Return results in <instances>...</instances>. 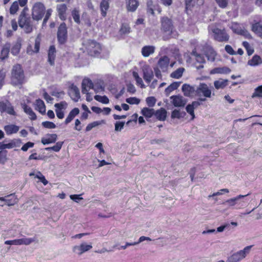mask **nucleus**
<instances>
[{"label": "nucleus", "instance_id": "f257e3e1", "mask_svg": "<svg viewBox=\"0 0 262 262\" xmlns=\"http://www.w3.org/2000/svg\"><path fill=\"white\" fill-rule=\"evenodd\" d=\"M25 82L24 71L20 64L13 66L11 72V83L15 85L22 84Z\"/></svg>", "mask_w": 262, "mask_h": 262}, {"label": "nucleus", "instance_id": "f03ea898", "mask_svg": "<svg viewBox=\"0 0 262 262\" xmlns=\"http://www.w3.org/2000/svg\"><path fill=\"white\" fill-rule=\"evenodd\" d=\"M28 9L25 8L19 16L18 24L20 28H23L26 33H30L33 30V25L31 18L28 16L26 13V10Z\"/></svg>", "mask_w": 262, "mask_h": 262}, {"label": "nucleus", "instance_id": "7ed1b4c3", "mask_svg": "<svg viewBox=\"0 0 262 262\" xmlns=\"http://www.w3.org/2000/svg\"><path fill=\"white\" fill-rule=\"evenodd\" d=\"M212 95L211 88L205 83H201L196 87V96L200 97L199 100L205 101L206 98H210Z\"/></svg>", "mask_w": 262, "mask_h": 262}, {"label": "nucleus", "instance_id": "20e7f679", "mask_svg": "<svg viewBox=\"0 0 262 262\" xmlns=\"http://www.w3.org/2000/svg\"><path fill=\"white\" fill-rule=\"evenodd\" d=\"M252 247L253 245L248 246L244 249L234 253L228 257V262H238L242 260L250 253Z\"/></svg>", "mask_w": 262, "mask_h": 262}, {"label": "nucleus", "instance_id": "39448f33", "mask_svg": "<svg viewBox=\"0 0 262 262\" xmlns=\"http://www.w3.org/2000/svg\"><path fill=\"white\" fill-rule=\"evenodd\" d=\"M45 13V7L40 2L34 4L32 9V16L33 20L38 21L42 19Z\"/></svg>", "mask_w": 262, "mask_h": 262}, {"label": "nucleus", "instance_id": "423d86ee", "mask_svg": "<svg viewBox=\"0 0 262 262\" xmlns=\"http://www.w3.org/2000/svg\"><path fill=\"white\" fill-rule=\"evenodd\" d=\"M86 48L91 56H98L101 51V45L96 41L93 40H89L86 42Z\"/></svg>", "mask_w": 262, "mask_h": 262}, {"label": "nucleus", "instance_id": "0eeeda50", "mask_svg": "<svg viewBox=\"0 0 262 262\" xmlns=\"http://www.w3.org/2000/svg\"><path fill=\"white\" fill-rule=\"evenodd\" d=\"M213 33V38L219 42H227L229 40V35L227 33L226 30L215 28L212 29Z\"/></svg>", "mask_w": 262, "mask_h": 262}, {"label": "nucleus", "instance_id": "6e6552de", "mask_svg": "<svg viewBox=\"0 0 262 262\" xmlns=\"http://www.w3.org/2000/svg\"><path fill=\"white\" fill-rule=\"evenodd\" d=\"M57 39L60 44H64L66 42L68 38V31L66 24L64 23H61L58 29Z\"/></svg>", "mask_w": 262, "mask_h": 262}, {"label": "nucleus", "instance_id": "1a4fd4ad", "mask_svg": "<svg viewBox=\"0 0 262 262\" xmlns=\"http://www.w3.org/2000/svg\"><path fill=\"white\" fill-rule=\"evenodd\" d=\"M161 30L165 32L170 34L172 32L173 26L171 19L167 16L161 18Z\"/></svg>", "mask_w": 262, "mask_h": 262}, {"label": "nucleus", "instance_id": "9d476101", "mask_svg": "<svg viewBox=\"0 0 262 262\" xmlns=\"http://www.w3.org/2000/svg\"><path fill=\"white\" fill-rule=\"evenodd\" d=\"M170 98L175 107H184L187 103V100L180 95L171 96Z\"/></svg>", "mask_w": 262, "mask_h": 262}, {"label": "nucleus", "instance_id": "9b49d317", "mask_svg": "<svg viewBox=\"0 0 262 262\" xmlns=\"http://www.w3.org/2000/svg\"><path fill=\"white\" fill-rule=\"evenodd\" d=\"M0 111L3 113L6 112L8 114L15 116L16 113L14 111L13 106L9 103L0 102Z\"/></svg>", "mask_w": 262, "mask_h": 262}, {"label": "nucleus", "instance_id": "f8f14e48", "mask_svg": "<svg viewBox=\"0 0 262 262\" xmlns=\"http://www.w3.org/2000/svg\"><path fill=\"white\" fill-rule=\"evenodd\" d=\"M182 90L185 96L192 97L194 95H196V88L191 86L189 84H183L182 88Z\"/></svg>", "mask_w": 262, "mask_h": 262}, {"label": "nucleus", "instance_id": "ddd939ff", "mask_svg": "<svg viewBox=\"0 0 262 262\" xmlns=\"http://www.w3.org/2000/svg\"><path fill=\"white\" fill-rule=\"evenodd\" d=\"M0 201H4L8 206H12L15 204L18 201L14 193L10 194L4 197H0Z\"/></svg>", "mask_w": 262, "mask_h": 262}, {"label": "nucleus", "instance_id": "4468645a", "mask_svg": "<svg viewBox=\"0 0 262 262\" xmlns=\"http://www.w3.org/2000/svg\"><path fill=\"white\" fill-rule=\"evenodd\" d=\"M143 79L147 83H149L154 77V72L148 66L143 69Z\"/></svg>", "mask_w": 262, "mask_h": 262}, {"label": "nucleus", "instance_id": "2eb2a0df", "mask_svg": "<svg viewBox=\"0 0 262 262\" xmlns=\"http://www.w3.org/2000/svg\"><path fill=\"white\" fill-rule=\"evenodd\" d=\"M92 248V246L88 245L84 243L81 244L80 246H76L74 247L73 250L75 252L79 255H81L84 252H85Z\"/></svg>", "mask_w": 262, "mask_h": 262}, {"label": "nucleus", "instance_id": "dca6fc26", "mask_svg": "<svg viewBox=\"0 0 262 262\" xmlns=\"http://www.w3.org/2000/svg\"><path fill=\"white\" fill-rule=\"evenodd\" d=\"M126 9L128 11L135 12L139 5L138 0H125Z\"/></svg>", "mask_w": 262, "mask_h": 262}, {"label": "nucleus", "instance_id": "f3484780", "mask_svg": "<svg viewBox=\"0 0 262 262\" xmlns=\"http://www.w3.org/2000/svg\"><path fill=\"white\" fill-rule=\"evenodd\" d=\"M93 86L91 80L89 78H84L82 82V93H87L90 89H93Z\"/></svg>", "mask_w": 262, "mask_h": 262}, {"label": "nucleus", "instance_id": "a211bd4d", "mask_svg": "<svg viewBox=\"0 0 262 262\" xmlns=\"http://www.w3.org/2000/svg\"><path fill=\"white\" fill-rule=\"evenodd\" d=\"M57 139V135L55 134H47L45 138L41 139V143L44 144H49L50 143H55Z\"/></svg>", "mask_w": 262, "mask_h": 262}, {"label": "nucleus", "instance_id": "6ab92c4d", "mask_svg": "<svg viewBox=\"0 0 262 262\" xmlns=\"http://www.w3.org/2000/svg\"><path fill=\"white\" fill-rule=\"evenodd\" d=\"M21 48V39L20 38H18L16 41L13 43L11 48V53L14 56L17 55L19 53Z\"/></svg>", "mask_w": 262, "mask_h": 262}, {"label": "nucleus", "instance_id": "aec40b11", "mask_svg": "<svg viewBox=\"0 0 262 262\" xmlns=\"http://www.w3.org/2000/svg\"><path fill=\"white\" fill-rule=\"evenodd\" d=\"M169 63V59L167 56H164L160 58L158 61V66L163 71L166 70Z\"/></svg>", "mask_w": 262, "mask_h": 262}, {"label": "nucleus", "instance_id": "412c9836", "mask_svg": "<svg viewBox=\"0 0 262 262\" xmlns=\"http://www.w3.org/2000/svg\"><path fill=\"white\" fill-rule=\"evenodd\" d=\"M10 47L11 44L9 42H7L4 45L1 50L0 55V58L2 60H4L8 58Z\"/></svg>", "mask_w": 262, "mask_h": 262}, {"label": "nucleus", "instance_id": "4be33fe9", "mask_svg": "<svg viewBox=\"0 0 262 262\" xmlns=\"http://www.w3.org/2000/svg\"><path fill=\"white\" fill-rule=\"evenodd\" d=\"M67 7L66 4H59L57 6V10L59 18L61 20H65L66 18V12Z\"/></svg>", "mask_w": 262, "mask_h": 262}, {"label": "nucleus", "instance_id": "5701e85b", "mask_svg": "<svg viewBox=\"0 0 262 262\" xmlns=\"http://www.w3.org/2000/svg\"><path fill=\"white\" fill-rule=\"evenodd\" d=\"M110 0H102L100 4V8L101 10V14L103 17L106 15L107 11L110 7Z\"/></svg>", "mask_w": 262, "mask_h": 262}, {"label": "nucleus", "instance_id": "b1692460", "mask_svg": "<svg viewBox=\"0 0 262 262\" xmlns=\"http://www.w3.org/2000/svg\"><path fill=\"white\" fill-rule=\"evenodd\" d=\"M56 49L54 46H50L48 51V61L51 66L54 64L55 58Z\"/></svg>", "mask_w": 262, "mask_h": 262}, {"label": "nucleus", "instance_id": "393cba45", "mask_svg": "<svg viewBox=\"0 0 262 262\" xmlns=\"http://www.w3.org/2000/svg\"><path fill=\"white\" fill-rule=\"evenodd\" d=\"M248 65L252 67H256L262 63L261 57L257 55H254L251 59L248 60Z\"/></svg>", "mask_w": 262, "mask_h": 262}, {"label": "nucleus", "instance_id": "a878e982", "mask_svg": "<svg viewBox=\"0 0 262 262\" xmlns=\"http://www.w3.org/2000/svg\"><path fill=\"white\" fill-rule=\"evenodd\" d=\"M19 128L18 126L14 124H10L4 126V130L8 135L17 133Z\"/></svg>", "mask_w": 262, "mask_h": 262}, {"label": "nucleus", "instance_id": "bb28decb", "mask_svg": "<svg viewBox=\"0 0 262 262\" xmlns=\"http://www.w3.org/2000/svg\"><path fill=\"white\" fill-rule=\"evenodd\" d=\"M70 94L71 97H74L73 100L77 101L80 98V92L78 88L75 85L72 84L70 88Z\"/></svg>", "mask_w": 262, "mask_h": 262}, {"label": "nucleus", "instance_id": "cd10ccee", "mask_svg": "<svg viewBox=\"0 0 262 262\" xmlns=\"http://www.w3.org/2000/svg\"><path fill=\"white\" fill-rule=\"evenodd\" d=\"M167 115L166 111L163 108H161L160 109L155 111L154 115L156 118L159 120L164 121L166 119Z\"/></svg>", "mask_w": 262, "mask_h": 262}, {"label": "nucleus", "instance_id": "c85d7f7f", "mask_svg": "<svg viewBox=\"0 0 262 262\" xmlns=\"http://www.w3.org/2000/svg\"><path fill=\"white\" fill-rule=\"evenodd\" d=\"M250 193H248L246 195H238L236 196L235 198L229 199L227 201H226L225 202L223 203L224 204H228L229 206H234L236 203L237 201H238L239 199L242 198H244L248 195H249Z\"/></svg>", "mask_w": 262, "mask_h": 262}, {"label": "nucleus", "instance_id": "c756f323", "mask_svg": "<svg viewBox=\"0 0 262 262\" xmlns=\"http://www.w3.org/2000/svg\"><path fill=\"white\" fill-rule=\"evenodd\" d=\"M79 113V110L78 108L75 107L73 108L72 111L69 113L68 117H67L65 120V124H68L74 118V117L77 116Z\"/></svg>", "mask_w": 262, "mask_h": 262}, {"label": "nucleus", "instance_id": "7c9ffc66", "mask_svg": "<svg viewBox=\"0 0 262 262\" xmlns=\"http://www.w3.org/2000/svg\"><path fill=\"white\" fill-rule=\"evenodd\" d=\"M252 31L258 37L262 38V25L255 23L252 25Z\"/></svg>", "mask_w": 262, "mask_h": 262}, {"label": "nucleus", "instance_id": "2f4dec72", "mask_svg": "<svg viewBox=\"0 0 262 262\" xmlns=\"http://www.w3.org/2000/svg\"><path fill=\"white\" fill-rule=\"evenodd\" d=\"M155 47L152 46H144L142 49V54L144 57H148L155 52Z\"/></svg>", "mask_w": 262, "mask_h": 262}, {"label": "nucleus", "instance_id": "473e14b6", "mask_svg": "<svg viewBox=\"0 0 262 262\" xmlns=\"http://www.w3.org/2000/svg\"><path fill=\"white\" fill-rule=\"evenodd\" d=\"M36 110H38L41 114H43L46 112V106L44 102L40 99H37L35 101Z\"/></svg>", "mask_w": 262, "mask_h": 262}, {"label": "nucleus", "instance_id": "72a5a7b5", "mask_svg": "<svg viewBox=\"0 0 262 262\" xmlns=\"http://www.w3.org/2000/svg\"><path fill=\"white\" fill-rule=\"evenodd\" d=\"M141 114L146 118H150L155 114V110L152 108L143 107L141 111Z\"/></svg>", "mask_w": 262, "mask_h": 262}, {"label": "nucleus", "instance_id": "f704fd0d", "mask_svg": "<svg viewBox=\"0 0 262 262\" xmlns=\"http://www.w3.org/2000/svg\"><path fill=\"white\" fill-rule=\"evenodd\" d=\"M228 80L220 79L214 82V85L216 89H223L228 85Z\"/></svg>", "mask_w": 262, "mask_h": 262}, {"label": "nucleus", "instance_id": "c9c22d12", "mask_svg": "<svg viewBox=\"0 0 262 262\" xmlns=\"http://www.w3.org/2000/svg\"><path fill=\"white\" fill-rule=\"evenodd\" d=\"M231 70L226 67L215 68L211 70V74H228Z\"/></svg>", "mask_w": 262, "mask_h": 262}, {"label": "nucleus", "instance_id": "e433bc0d", "mask_svg": "<svg viewBox=\"0 0 262 262\" xmlns=\"http://www.w3.org/2000/svg\"><path fill=\"white\" fill-rule=\"evenodd\" d=\"M21 143V141L19 139H13L11 142L7 144H5L4 146L5 148L11 149L15 147L19 146Z\"/></svg>", "mask_w": 262, "mask_h": 262}, {"label": "nucleus", "instance_id": "4c0bfd02", "mask_svg": "<svg viewBox=\"0 0 262 262\" xmlns=\"http://www.w3.org/2000/svg\"><path fill=\"white\" fill-rule=\"evenodd\" d=\"M23 108L24 112L30 116V119L31 120H35L36 119V116L35 114L34 113L30 107L28 106L25 104H23Z\"/></svg>", "mask_w": 262, "mask_h": 262}, {"label": "nucleus", "instance_id": "58836bf2", "mask_svg": "<svg viewBox=\"0 0 262 262\" xmlns=\"http://www.w3.org/2000/svg\"><path fill=\"white\" fill-rule=\"evenodd\" d=\"M186 114V113L184 111L181 112L179 110L175 109L172 112L171 117L172 119H181L184 118Z\"/></svg>", "mask_w": 262, "mask_h": 262}, {"label": "nucleus", "instance_id": "ea45409f", "mask_svg": "<svg viewBox=\"0 0 262 262\" xmlns=\"http://www.w3.org/2000/svg\"><path fill=\"white\" fill-rule=\"evenodd\" d=\"M181 84V82H174L170 84L165 90L167 95H169L172 91L177 89Z\"/></svg>", "mask_w": 262, "mask_h": 262}, {"label": "nucleus", "instance_id": "a19ab883", "mask_svg": "<svg viewBox=\"0 0 262 262\" xmlns=\"http://www.w3.org/2000/svg\"><path fill=\"white\" fill-rule=\"evenodd\" d=\"M147 13L148 14H151L152 15H154L155 12L154 11L156 9V5H154L153 4V2L152 0H148L147 2Z\"/></svg>", "mask_w": 262, "mask_h": 262}, {"label": "nucleus", "instance_id": "79ce46f5", "mask_svg": "<svg viewBox=\"0 0 262 262\" xmlns=\"http://www.w3.org/2000/svg\"><path fill=\"white\" fill-rule=\"evenodd\" d=\"M19 245H29L31 244L32 243L34 242H37V238L34 236L33 238H27L24 237L22 238L19 239Z\"/></svg>", "mask_w": 262, "mask_h": 262}, {"label": "nucleus", "instance_id": "37998d69", "mask_svg": "<svg viewBox=\"0 0 262 262\" xmlns=\"http://www.w3.org/2000/svg\"><path fill=\"white\" fill-rule=\"evenodd\" d=\"M184 71L185 69L184 68H180L171 73L170 74V77L173 78L179 79L182 76Z\"/></svg>", "mask_w": 262, "mask_h": 262}, {"label": "nucleus", "instance_id": "c03bdc74", "mask_svg": "<svg viewBox=\"0 0 262 262\" xmlns=\"http://www.w3.org/2000/svg\"><path fill=\"white\" fill-rule=\"evenodd\" d=\"M105 121L104 120H101V121H94L92 123H89L87 126L86 127L85 130L86 132H89L93 128L96 127L99 125H101L102 124H104Z\"/></svg>", "mask_w": 262, "mask_h": 262}, {"label": "nucleus", "instance_id": "a18cd8bd", "mask_svg": "<svg viewBox=\"0 0 262 262\" xmlns=\"http://www.w3.org/2000/svg\"><path fill=\"white\" fill-rule=\"evenodd\" d=\"M216 53L212 48H209L208 51L206 52V56L208 60L213 61L215 59Z\"/></svg>", "mask_w": 262, "mask_h": 262}, {"label": "nucleus", "instance_id": "49530a36", "mask_svg": "<svg viewBox=\"0 0 262 262\" xmlns=\"http://www.w3.org/2000/svg\"><path fill=\"white\" fill-rule=\"evenodd\" d=\"M63 144V142H58L52 147H46L45 150L47 151L53 150L55 152H58L61 149Z\"/></svg>", "mask_w": 262, "mask_h": 262}, {"label": "nucleus", "instance_id": "de8ad7c7", "mask_svg": "<svg viewBox=\"0 0 262 262\" xmlns=\"http://www.w3.org/2000/svg\"><path fill=\"white\" fill-rule=\"evenodd\" d=\"M191 54L195 57L196 61L200 63H204L205 62V60L203 55L198 54L195 49L193 50L191 53Z\"/></svg>", "mask_w": 262, "mask_h": 262}, {"label": "nucleus", "instance_id": "09e8293b", "mask_svg": "<svg viewBox=\"0 0 262 262\" xmlns=\"http://www.w3.org/2000/svg\"><path fill=\"white\" fill-rule=\"evenodd\" d=\"M72 15L73 17V19L74 20L75 22L77 24H79L80 23V14L78 10L76 9H74L72 11Z\"/></svg>", "mask_w": 262, "mask_h": 262}, {"label": "nucleus", "instance_id": "8fccbe9b", "mask_svg": "<svg viewBox=\"0 0 262 262\" xmlns=\"http://www.w3.org/2000/svg\"><path fill=\"white\" fill-rule=\"evenodd\" d=\"M119 31L121 35L127 34L130 32V28L127 24H123Z\"/></svg>", "mask_w": 262, "mask_h": 262}, {"label": "nucleus", "instance_id": "3c124183", "mask_svg": "<svg viewBox=\"0 0 262 262\" xmlns=\"http://www.w3.org/2000/svg\"><path fill=\"white\" fill-rule=\"evenodd\" d=\"M7 150H0V163L4 164L7 161Z\"/></svg>", "mask_w": 262, "mask_h": 262}, {"label": "nucleus", "instance_id": "603ef678", "mask_svg": "<svg viewBox=\"0 0 262 262\" xmlns=\"http://www.w3.org/2000/svg\"><path fill=\"white\" fill-rule=\"evenodd\" d=\"M40 42L41 37L39 35H38L35 40L34 50L32 51L33 53H38L39 52Z\"/></svg>", "mask_w": 262, "mask_h": 262}, {"label": "nucleus", "instance_id": "864d4df0", "mask_svg": "<svg viewBox=\"0 0 262 262\" xmlns=\"http://www.w3.org/2000/svg\"><path fill=\"white\" fill-rule=\"evenodd\" d=\"M156 102V99L153 96L148 97L146 99V104L149 107H154L155 105Z\"/></svg>", "mask_w": 262, "mask_h": 262}, {"label": "nucleus", "instance_id": "5fc2aeb1", "mask_svg": "<svg viewBox=\"0 0 262 262\" xmlns=\"http://www.w3.org/2000/svg\"><path fill=\"white\" fill-rule=\"evenodd\" d=\"M96 100L100 102L103 104H107L109 103V99L106 96L96 95L94 97Z\"/></svg>", "mask_w": 262, "mask_h": 262}, {"label": "nucleus", "instance_id": "6e6d98bb", "mask_svg": "<svg viewBox=\"0 0 262 262\" xmlns=\"http://www.w3.org/2000/svg\"><path fill=\"white\" fill-rule=\"evenodd\" d=\"M262 97V85L257 87L252 95V98Z\"/></svg>", "mask_w": 262, "mask_h": 262}, {"label": "nucleus", "instance_id": "4d7b16f0", "mask_svg": "<svg viewBox=\"0 0 262 262\" xmlns=\"http://www.w3.org/2000/svg\"><path fill=\"white\" fill-rule=\"evenodd\" d=\"M126 102L130 104H138L140 100L136 97H130L126 99Z\"/></svg>", "mask_w": 262, "mask_h": 262}, {"label": "nucleus", "instance_id": "13d9d810", "mask_svg": "<svg viewBox=\"0 0 262 262\" xmlns=\"http://www.w3.org/2000/svg\"><path fill=\"white\" fill-rule=\"evenodd\" d=\"M41 125L43 127L47 128L53 129L56 127V125L53 122L50 121L42 122Z\"/></svg>", "mask_w": 262, "mask_h": 262}, {"label": "nucleus", "instance_id": "bf43d9fd", "mask_svg": "<svg viewBox=\"0 0 262 262\" xmlns=\"http://www.w3.org/2000/svg\"><path fill=\"white\" fill-rule=\"evenodd\" d=\"M18 9V4L17 2H14L10 7V13L11 14H14Z\"/></svg>", "mask_w": 262, "mask_h": 262}, {"label": "nucleus", "instance_id": "052dcab7", "mask_svg": "<svg viewBox=\"0 0 262 262\" xmlns=\"http://www.w3.org/2000/svg\"><path fill=\"white\" fill-rule=\"evenodd\" d=\"M124 124V122L117 121L115 124V130L120 132L123 129Z\"/></svg>", "mask_w": 262, "mask_h": 262}, {"label": "nucleus", "instance_id": "680f3d73", "mask_svg": "<svg viewBox=\"0 0 262 262\" xmlns=\"http://www.w3.org/2000/svg\"><path fill=\"white\" fill-rule=\"evenodd\" d=\"M67 103L66 101H61L60 103H56L54 106L56 108V110H61L62 109H66L67 106Z\"/></svg>", "mask_w": 262, "mask_h": 262}, {"label": "nucleus", "instance_id": "e2e57ef3", "mask_svg": "<svg viewBox=\"0 0 262 262\" xmlns=\"http://www.w3.org/2000/svg\"><path fill=\"white\" fill-rule=\"evenodd\" d=\"M35 177L38 178L44 185H46L48 183V181L46 179L45 176L39 171L37 172Z\"/></svg>", "mask_w": 262, "mask_h": 262}, {"label": "nucleus", "instance_id": "0e129e2a", "mask_svg": "<svg viewBox=\"0 0 262 262\" xmlns=\"http://www.w3.org/2000/svg\"><path fill=\"white\" fill-rule=\"evenodd\" d=\"M194 108L191 104H189L186 107V110L188 113H189L192 117L191 119H193L195 118L194 113Z\"/></svg>", "mask_w": 262, "mask_h": 262}, {"label": "nucleus", "instance_id": "69168bd1", "mask_svg": "<svg viewBox=\"0 0 262 262\" xmlns=\"http://www.w3.org/2000/svg\"><path fill=\"white\" fill-rule=\"evenodd\" d=\"M219 6L222 8H225L228 5V0H215Z\"/></svg>", "mask_w": 262, "mask_h": 262}, {"label": "nucleus", "instance_id": "338daca9", "mask_svg": "<svg viewBox=\"0 0 262 262\" xmlns=\"http://www.w3.org/2000/svg\"><path fill=\"white\" fill-rule=\"evenodd\" d=\"M34 143L28 142L22 146L21 149L24 151H26L28 150V148L33 147L34 146Z\"/></svg>", "mask_w": 262, "mask_h": 262}, {"label": "nucleus", "instance_id": "774afa93", "mask_svg": "<svg viewBox=\"0 0 262 262\" xmlns=\"http://www.w3.org/2000/svg\"><path fill=\"white\" fill-rule=\"evenodd\" d=\"M225 50L227 53L229 54L230 55H235L236 53L233 49L232 47L230 45H226L225 48Z\"/></svg>", "mask_w": 262, "mask_h": 262}]
</instances>
